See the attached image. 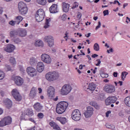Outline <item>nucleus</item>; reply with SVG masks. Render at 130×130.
Listing matches in <instances>:
<instances>
[{
    "label": "nucleus",
    "instance_id": "f257e3e1",
    "mask_svg": "<svg viewBox=\"0 0 130 130\" xmlns=\"http://www.w3.org/2000/svg\"><path fill=\"white\" fill-rule=\"evenodd\" d=\"M69 106V103L66 101L60 102L58 104H57L56 108V112L58 114H62L67 108Z\"/></svg>",
    "mask_w": 130,
    "mask_h": 130
},
{
    "label": "nucleus",
    "instance_id": "f03ea898",
    "mask_svg": "<svg viewBox=\"0 0 130 130\" xmlns=\"http://www.w3.org/2000/svg\"><path fill=\"white\" fill-rule=\"evenodd\" d=\"M44 17H45V12H44V10L42 9L38 10L35 15L36 21H37V22H42L44 19Z\"/></svg>",
    "mask_w": 130,
    "mask_h": 130
},
{
    "label": "nucleus",
    "instance_id": "7ed1b4c3",
    "mask_svg": "<svg viewBox=\"0 0 130 130\" xmlns=\"http://www.w3.org/2000/svg\"><path fill=\"white\" fill-rule=\"evenodd\" d=\"M59 77V75L57 72H49L46 75V79L48 81H50L51 82L52 81H54V80H56L58 79Z\"/></svg>",
    "mask_w": 130,
    "mask_h": 130
},
{
    "label": "nucleus",
    "instance_id": "20e7f679",
    "mask_svg": "<svg viewBox=\"0 0 130 130\" xmlns=\"http://www.w3.org/2000/svg\"><path fill=\"white\" fill-rule=\"evenodd\" d=\"M18 10L21 15H25V14H27V12H28L27 6L23 2L18 3Z\"/></svg>",
    "mask_w": 130,
    "mask_h": 130
},
{
    "label": "nucleus",
    "instance_id": "39448f33",
    "mask_svg": "<svg viewBox=\"0 0 130 130\" xmlns=\"http://www.w3.org/2000/svg\"><path fill=\"white\" fill-rule=\"evenodd\" d=\"M72 118L73 120H75V121L80 120L82 118V115H81L80 110L78 109L74 110L72 113Z\"/></svg>",
    "mask_w": 130,
    "mask_h": 130
},
{
    "label": "nucleus",
    "instance_id": "423d86ee",
    "mask_svg": "<svg viewBox=\"0 0 130 130\" xmlns=\"http://www.w3.org/2000/svg\"><path fill=\"white\" fill-rule=\"evenodd\" d=\"M12 123V117L11 116L5 117L1 121H0V126H5L9 125Z\"/></svg>",
    "mask_w": 130,
    "mask_h": 130
},
{
    "label": "nucleus",
    "instance_id": "0eeeda50",
    "mask_svg": "<svg viewBox=\"0 0 130 130\" xmlns=\"http://www.w3.org/2000/svg\"><path fill=\"white\" fill-rule=\"evenodd\" d=\"M72 91V86L70 84L64 85L61 89V95H68Z\"/></svg>",
    "mask_w": 130,
    "mask_h": 130
},
{
    "label": "nucleus",
    "instance_id": "6e6552de",
    "mask_svg": "<svg viewBox=\"0 0 130 130\" xmlns=\"http://www.w3.org/2000/svg\"><path fill=\"white\" fill-rule=\"evenodd\" d=\"M87 110L84 113L86 118H90L94 113V109L92 107L88 106L86 108Z\"/></svg>",
    "mask_w": 130,
    "mask_h": 130
},
{
    "label": "nucleus",
    "instance_id": "1a4fd4ad",
    "mask_svg": "<svg viewBox=\"0 0 130 130\" xmlns=\"http://www.w3.org/2000/svg\"><path fill=\"white\" fill-rule=\"evenodd\" d=\"M12 95L16 101H21V100H22V96L20 95V93L17 89H14L12 90Z\"/></svg>",
    "mask_w": 130,
    "mask_h": 130
},
{
    "label": "nucleus",
    "instance_id": "9d476101",
    "mask_svg": "<svg viewBox=\"0 0 130 130\" xmlns=\"http://www.w3.org/2000/svg\"><path fill=\"white\" fill-rule=\"evenodd\" d=\"M26 72L31 78L37 76V70L32 67H28L26 69Z\"/></svg>",
    "mask_w": 130,
    "mask_h": 130
},
{
    "label": "nucleus",
    "instance_id": "9b49d317",
    "mask_svg": "<svg viewBox=\"0 0 130 130\" xmlns=\"http://www.w3.org/2000/svg\"><path fill=\"white\" fill-rule=\"evenodd\" d=\"M104 90L107 93L111 94V93H114V92H115V87L113 85H107L104 86Z\"/></svg>",
    "mask_w": 130,
    "mask_h": 130
},
{
    "label": "nucleus",
    "instance_id": "f8f14e48",
    "mask_svg": "<svg viewBox=\"0 0 130 130\" xmlns=\"http://www.w3.org/2000/svg\"><path fill=\"white\" fill-rule=\"evenodd\" d=\"M44 40L45 42L48 43V46L50 47H52L54 44V40L53 37L51 36H46L44 38Z\"/></svg>",
    "mask_w": 130,
    "mask_h": 130
},
{
    "label": "nucleus",
    "instance_id": "ddd939ff",
    "mask_svg": "<svg viewBox=\"0 0 130 130\" xmlns=\"http://www.w3.org/2000/svg\"><path fill=\"white\" fill-rule=\"evenodd\" d=\"M41 57L42 61L45 62V63H51L52 60L49 55L47 54H43Z\"/></svg>",
    "mask_w": 130,
    "mask_h": 130
},
{
    "label": "nucleus",
    "instance_id": "4468645a",
    "mask_svg": "<svg viewBox=\"0 0 130 130\" xmlns=\"http://www.w3.org/2000/svg\"><path fill=\"white\" fill-rule=\"evenodd\" d=\"M117 101V98L116 96H109L105 100V104L106 105H110L112 103H115Z\"/></svg>",
    "mask_w": 130,
    "mask_h": 130
},
{
    "label": "nucleus",
    "instance_id": "2eb2a0df",
    "mask_svg": "<svg viewBox=\"0 0 130 130\" xmlns=\"http://www.w3.org/2000/svg\"><path fill=\"white\" fill-rule=\"evenodd\" d=\"M14 81L15 82V84L16 85H17V86H21V85L23 84V83L24 82V80L21 77L19 76H15L14 78Z\"/></svg>",
    "mask_w": 130,
    "mask_h": 130
},
{
    "label": "nucleus",
    "instance_id": "dca6fc26",
    "mask_svg": "<svg viewBox=\"0 0 130 130\" xmlns=\"http://www.w3.org/2000/svg\"><path fill=\"white\" fill-rule=\"evenodd\" d=\"M15 48H16V47H15L14 45L9 44L5 49V50L7 52H9V53H11V52H13V51L15 50Z\"/></svg>",
    "mask_w": 130,
    "mask_h": 130
},
{
    "label": "nucleus",
    "instance_id": "f3484780",
    "mask_svg": "<svg viewBox=\"0 0 130 130\" xmlns=\"http://www.w3.org/2000/svg\"><path fill=\"white\" fill-rule=\"evenodd\" d=\"M37 93V89L35 87H32L29 93V97L30 99H34L36 97Z\"/></svg>",
    "mask_w": 130,
    "mask_h": 130
},
{
    "label": "nucleus",
    "instance_id": "a211bd4d",
    "mask_svg": "<svg viewBox=\"0 0 130 130\" xmlns=\"http://www.w3.org/2000/svg\"><path fill=\"white\" fill-rule=\"evenodd\" d=\"M37 70L39 73H42L44 70V64L42 62H39L37 66Z\"/></svg>",
    "mask_w": 130,
    "mask_h": 130
},
{
    "label": "nucleus",
    "instance_id": "6ab92c4d",
    "mask_svg": "<svg viewBox=\"0 0 130 130\" xmlns=\"http://www.w3.org/2000/svg\"><path fill=\"white\" fill-rule=\"evenodd\" d=\"M48 95L50 98H52L54 96V88L52 86H50L48 88Z\"/></svg>",
    "mask_w": 130,
    "mask_h": 130
},
{
    "label": "nucleus",
    "instance_id": "aec40b11",
    "mask_svg": "<svg viewBox=\"0 0 130 130\" xmlns=\"http://www.w3.org/2000/svg\"><path fill=\"white\" fill-rule=\"evenodd\" d=\"M34 109L37 112H39L42 110V108H43V107L41 104L39 103H36L34 105Z\"/></svg>",
    "mask_w": 130,
    "mask_h": 130
},
{
    "label": "nucleus",
    "instance_id": "412c9836",
    "mask_svg": "<svg viewBox=\"0 0 130 130\" xmlns=\"http://www.w3.org/2000/svg\"><path fill=\"white\" fill-rule=\"evenodd\" d=\"M49 11L51 14H55V13H57V5H52L51 8H49Z\"/></svg>",
    "mask_w": 130,
    "mask_h": 130
},
{
    "label": "nucleus",
    "instance_id": "4be33fe9",
    "mask_svg": "<svg viewBox=\"0 0 130 130\" xmlns=\"http://www.w3.org/2000/svg\"><path fill=\"white\" fill-rule=\"evenodd\" d=\"M62 9L63 12L65 13H68L69 12V10H70V5L68 3H62Z\"/></svg>",
    "mask_w": 130,
    "mask_h": 130
},
{
    "label": "nucleus",
    "instance_id": "5701e85b",
    "mask_svg": "<svg viewBox=\"0 0 130 130\" xmlns=\"http://www.w3.org/2000/svg\"><path fill=\"white\" fill-rule=\"evenodd\" d=\"M49 125L50 126L53 127V129L55 130H61L59 126L57 124L53 121H51L49 122Z\"/></svg>",
    "mask_w": 130,
    "mask_h": 130
},
{
    "label": "nucleus",
    "instance_id": "b1692460",
    "mask_svg": "<svg viewBox=\"0 0 130 130\" xmlns=\"http://www.w3.org/2000/svg\"><path fill=\"white\" fill-rule=\"evenodd\" d=\"M29 63L30 66H35V64H37V59L34 57H30L29 60Z\"/></svg>",
    "mask_w": 130,
    "mask_h": 130
},
{
    "label": "nucleus",
    "instance_id": "393cba45",
    "mask_svg": "<svg viewBox=\"0 0 130 130\" xmlns=\"http://www.w3.org/2000/svg\"><path fill=\"white\" fill-rule=\"evenodd\" d=\"M19 36L25 37L27 35V31L25 29H21L19 32Z\"/></svg>",
    "mask_w": 130,
    "mask_h": 130
},
{
    "label": "nucleus",
    "instance_id": "a878e982",
    "mask_svg": "<svg viewBox=\"0 0 130 130\" xmlns=\"http://www.w3.org/2000/svg\"><path fill=\"white\" fill-rule=\"evenodd\" d=\"M56 120L60 121L62 124H64L67 122V119L65 117H58L56 118Z\"/></svg>",
    "mask_w": 130,
    "mask_h": 130
},
{
    "label": "nucleus",
    "instance_id": "bb28decb",
    "mask_svg": "<svg viewBox=\"0 0 130 130\" xmlns=\"http://www.w3.org/2000/svg\"><path fill=\"white\" fill-rule=\"evenodd\" d=\"M51 21V19L50 18H47L46 19V22L45 23V25L44 28L45 29H47V28H49L50 27V25H49V22Z\"/></svg>",
    "mask_w": 130,
    "mask_h": 130
},
{
    "label": "nucleus",
    "instance_id": "cd10ccee",
    "mask_svg": "<svg viewBox=\"0 0 130 130\" xmlns=\"http://www.w3.org/2000/svg\"><path fill=\"white\" fill-rule=\"evenodd\" d=\"M87 89H89L90 91H94L96 89V85L93 83H90Z\"/></svg>",
    "mask_w": 130,
    "mask_h": 130
},
{
    "label": "nucleus",
    "instance_id": "c85d7f7f",
    "mask_svg": "<svg viewBox=\"0 0 130 130\" xmlns=\"http://www.w3.org/2000/svg\"><path fill=\"white\" fill-rule=\"evenodd\" d=\"M124 103L126 106H128V107H130V96H128L126 97L124 99Z\"/></svg>",
    "mask_w": 130,
    "mask_h": 130
},
{
    "label": "nucleus",
    "instance_id": "c756f323",
    "mask_svg": "<svg viewBox=\"0 0 130 130\" xmlns=\"http://www.w3.org/2000/svg\"><path fill=\"white\" fill-rule=\"evenodd\" d=\"M12 41L15 44H20V43L22 42V41L19 38H14V39H12Z\"/></svg>",
    "mask_w": 130,
    "mask_h": 130
},
{
    "label": "nucleus",
    "instance_id": "7c9ffc66",
    "mask_svg": "<svg viewBox=\"0 0 130 130\" xmlns=\"http://www.w3.org/2000/svg\"><path fill=\"white\" fill-rule=\"evenodd\" d=\"M4 104L5 105H7V106H12V104L13 103H12V101L10 100V99H7L4 101Z\"/></svg>",
    "mask_w": 130,
    "mask_h": 130
},
{
    "label": "nucleus",
    "instance_id": "2f4dec72",
    "mask_svg": "<svg viewBox=\"0 0 130 130\" xmlns=\"http://www.w3.org/2000/svg\"><path fill=\"white\" fill-rule=\"evenodd\" d=\"M15 21L17 22V25H19V24H20V23L23 21V17L21 16H18L16 17Z\"/></svg>",
    "mask_w": 130,
    "mask_h": 130
},
{
    "label": "nucleus",
    "instance_id": "473e14b6",
    "mask_svg": "<svg viewBox=\"0 0 130 130\" xmlns=\"http://www.w3.org/2000/svg\"><path fill=\"white\" fill-rule=\"evenodd\" d=\"M17 35L18 32L16 30H12L10 32V36L11 38H14V37Z\"/></svg>",
    "mask_w": 130,
    "mask_h": 130
},
{
    "label": "nucleus",
    "instance_id": "72a5a7b5",
    "mask_svg": "<svg viewBox=\"0 0 130 130\" xmlns=\"http://www.w3.org/2000/svg\"><path fill=\"white\" fill-rule=\"evenodd\" d=\"M89 104L91 106H93L94 108H95L96 109H99V106L98 105V104L96 103L95 102H91L89 103Z\"/></svg>",
    "mask_w": 130,
    "mask_h": 130
},
{
    "label": "nucleus",
    "instance_id": "f704fd0d",
    "mask_svg": "<svg viewBox=\"0 0 130 130\" xmlns=\"http://www.w3.org/2000/svg\"><path fill=\"white\" fill-rule=\"evenodd\" d=\"M106 127H107V128H110V129L112 130H115V126H114L112 124L107 123L106 124Z\"/></svg>",
    "mask_w": 130,
    "mask_h": 130
},
{
    "label": "nucleus",
    "instance_id": "c9c22d12",
    "mask_svg": "<svg viewBox=\"0 0 130 130\" xmlns=\"http://www.w3.org/2000/svg\"><path fill=\"white\" fill-rule=\"evenodd\" d=\"M37 3L39 5H41L42 6H45L46 5V0H37Z\"/></svg>",
    "mask_w": 130,
    "mask_h": 130
},
{
    "label": "nucleus",
    "instance_id": "e433bc0d",
    "mask_svg": "<svg viewBox=\"0 0 130 130\" xmlns=\"http://www.w3.org/2000/svg\"><path fill=\"white\" fill-rule=\"evenodd\" d=\"M35 46L40 47V46H43V42L42 41H37L35 43Z\"/></svg>",
    "mask_w": 130,
    "mask_h": 130
},
{
    "label": "nucleus",
    "instance_id": "4c0bfd02",
    "mask_svg": "<svg viewBox=\"0 0 130 130\" xmlns=\"http://www.w3.org/2000/svg\"><path fill=\"white\" fill-rule=\"evenodd\" d=\"M26 115H28V116H32L33 115V110L32 109H27L26 110Z\"/></svg>",
    "mask_w": 130,
    "mask_h": 130
},
{
    "label": "nucleus",
    "instance_id": "58836bf2",
    "mask_svg": "<svg viewBox=\"0 0 130 130\" xmlns=\"http://www.w3.org/2000/svg\"><path fill=\"white\" fill-rule=\"evenodd\" d=\"M128 74V73L126 72H122L121 77L122 81H124L125 78L126 77V76H127Z\"/></svg>",
    "mask_w": 130,
    "mask_h": 130
},
{
    "label": "nucleus",
    "instance_id": "ea45409f",
    "mask_svg": "<svg viewBox=\"0 0 130 130\" xmlns=\"http://www.w3.org/2000/svg\"><path fill=\"white\" fill-rule=\"evenodd\" d=\"M9 61L11 64H16V59L13 57H10L9 59Z\"/></svg>",
    "mask_w": 130,
    "mask_h": 130
},
{
    "label": "nucleus",
    "instance_id": "a19ab883",
    "mask_svg": "<svg viewBox=\"0 0 130 130\" xmlns=\"http://www.w3.org/2000/svg\"><path fill=\"white\" fill-rule=\"evenodd\" d=\"M93 48L95 51H99V45L98 43L94 44Z\"/></svg>",
    "mask_w": 130,
    "mask_h": 130
},
{
    "label": "nucleus",
    "instance_id": "79ce46f5",
    "mask_svg": "<svg viewBox=\"0 0 130 130\" xmlns=\"http://www.w3.org/2000/svg\"><path fill=\"white\" fill-rule=\"evenodd\" d=\"M9 25H11V26H15V24H17V21H16V19L15 21L11 20L9 22Z\"/></svg>",
    "mask_w": 130,
    "mask_h": 130
},
{
    "label": "nucleus",
    "instance_id": "37998d69",
    "mask_svg": "<svg viewBox=\"0 0 130 130\" xmlns=\"http://www.w3.org/2000/svg\"><path fill=\"white\" fill-rule=\"evenodd\" d=\"M5 78V73L0 71V80H3Z\"/></svg>",
    "mask_w": 130,
    "mask_h": 130
},
{
    "label": "nucleus",
    "instance_id": "c03bdc74",
    "mask_svg": "<svg viewBox=\"0 0 130 130\" xmlns=\"http://www.w3.org/2000/svg\"><path fill=\"white\" fill-rule=\"evenodd\" d=\"M78 7H79V3L77 2H74L72 9H73V10H74V9H76V8H78Z\"/></svg>",
    "mask_w": 130,
    "mask_h": 130
},
{
    "label": "nucleus",
    "instance_id": "a18cd8bd",
    "mask_svg": "<svg viewBox=\"0 0 130 130\" xmlns=\"http://www.w3.org/2000/svg\"><path fill=\"white\" fill-rule=\"evenodd\" d=\"M100 75L102 78H108V74H105V73H102L100 74Z\"/></svg>",
    "mask_w": 130,
    "mask_h": 130
},
{
    "label": "nucleus",
    "instance_id": "49530a36",
    "mask_svg": "<svg viewBox=\"0 0 130 130\" xmlns=\"http://www.w3.org/2000/svg\"><path fill=\"white\" fill-rule=\"evenodd\" d=\"M38 117L39 118H43V117H44V115L42 113H39L38 114Z\"/></svg>",
    "mask_w": 130,
    "mask_h": 130
},
{
    "label": "nucleus",
    "instance_id": "de8ad7c7",
    "mask_svg": "<svg viewBox=\"0 0 130 130\" xmlns=\"http://www.w3.org/2000/svg\"><path fill=\"white\" fill-rule=\"evenodd\" d=\"M61 20H62V21H66V20H67V15L63 14L61 16Z\"/></svg>",
    "mask_w": 130,
    "mask_h": 130
},
{
    "label": "nucleus",
    "instance_id": "09e8293b",
    "mask_svg": "<svg viewBox=\"0 0 130 130\" xmlns=\"http://www.w3.org/2000/svg\"><path fill=\"white\" fill-rule=\"evenodd\" d=\"M104 16H107L109 14V11L108 10H104L103 11Z\"/></svg>",
    "mask_w": 130,
    "mask_h": 130
},
{
    "label": "nucleus",
    "instance_id": "8fccbe9b",
    "mask_svg": "<svg viewBox=\"0 0 130 130\" xmlns=\"http://www.w3.org/2000/svg\"><path fill=\"white\" fill-rule=\"evenodd\" d=\"M96 61H98V63L95 64L96 67H100V63H101V60L100 59H97Z\"/></svg>",
    "mask_w": 130,
    "mask_h": 130
},
{
    "label": "nucleus",
    "instance_id": "3c124183",
    "mask_svg": "<svg viewBox=\"0 0 130 130\" xmlns=\"http://www.w3.org/2000/svg\"><path fill=\"white\" fill-rule=\"evenodd\" d=\"M101 27V22L100 21L98 22V25L95 27V30H98L99 28Z\"/></svg>",
    "mask_w": 130,
    "mask_h": 130
},
{
    "label": "nucleus",
    "instance_id": "603ef678",
    "mask_svg": "<svg viewBox=\"0 0 130 130\" xmlns=\"http://www.w3.org/2000/svg\"><path fill=\"white\" fill-rule=\"evenodd\" d=\"M110 113H111V111H108L106 113V117H108L109 116V114H110Z\"/></svg>",
    "mask_w": 130,
    "mask_h": 130
},
{
    "label": "nucleus",
    "instance_id": "864d4df0",
    "mask_svg": "<svg viewBox=\"0 0 130 130\" xmlns=\"http://www.w3.org/2000/svg\"><path fill=\"white\" fill-rule=\"evenodd\" d=\"M0 21L1 24H5V23H6V20H5L4 18H1Z\"/></svg>",
    "mask_w": 130,
    "mask_h": 130
},
{
    "label": "nucleus",
    "instance_id": "5fc2aeb1",
    "mask_svg": "<svg viewBox=\"0 0 130 130\" xmlns=\"http://www.w3.org/2000/svg\"><path fill=\"white\" fill-rule=\"evenodd\" d=\"M81 17H82V14L80 12H78L77 14V18L78 19H81Z\"/></svg>",
    "mask_w": 130,
    "mask_h": 130
},
{
    "label": "nucleus",
    "instance_id": "6e6d98bb",
    "mask_svg": "<svg viewBox=\"0 0 130 130\" xmlns=\"http://www.w3.org/2000/svg\"><path fill=\"white\" fill-rule=\"evenodd\" d=\"M98 55L97 54H93V55H91V57L93 58H95L96 57H98Z\"/></svg>",
    "mask_w": 130,
    "mask_h": 130
},
{
    "label": "nucleus",
    "instance_id": "4d7b16f0",
    "mask_svg": "<svg viewBox=\"0 0 130 130\" xmlns=\"http://www.w3.org/2000/svg\"><path fill=\"white\" fill-rule=\"evenodd\" d=\"M126 23L128 24V23H129V22H130V19H129V18L128 17H126Z\"/></svg>",
    "mask_w": 130,
    "mask_h": 130
},
{
    "label": "nucleus",
    "instance_id": "13d9d810",
    "mask_svg": "<svg viewBox=\"0 0 130 130\" xmlns=\"http://www.w3.org/2000/svg\"><path fill=\"white\" fill-rule=\"evenodd\" d=\"M6 68L7 69L8 71H11V66L9 65H6Z\"/></svg>",
    "mask_w": 130,
    "mask_h": 130
},
{
    "label": "nucleus",
    "instance_id": "bf43d9fd",
    "mask_svg": "<svg viewBox=\"0 0 130 130\" xmlns=\"http://www.w3.org/2000/svg\"><path fill=\"white\" fill-rule=\"evenodd\" d=\"M113 75L114 77H115V78H117V75H118V73H117V72H114Z\"/></svg>",
    "mask_w": 130,
    "mask_h": 130
},
{
    "label": "nucleus",
    "instance_id": "052dcab7",
    "mask_svg": "<svg viewBox=\"0 0 130 130\" xmlns=\"http://www.w3.org/2000/svg\"><path fill=\"white\" fill-rule=\"evenodd\" d=\"M28 119L32 122H34V123H35V120H34V119L33 118H29Z\"/></svg>",
    "mask_w": 130,
    "mask_h": 130
},
{
    "label": "nucleus",
    "instance_id": "680f3d73",
    "mask_svg": "<svg viewBox=\"0 0 130 130\" xmlns=\"http://www.w3.org/2000/svg\"><path fill=\"white\" fill-rule=\"evenodd\" d=\"M119 116H121V117H122V116H123V113H122V112H120L119 113Z\"/></svg>",
    "mask_w": 130,
    "mask_h": 130
},
{
    "label": "nucleus",
    "instance_id": "e2e57ef3",
    "mask_svg": "<svg viewBox=\"0 0 130 130\" xmlns=\"http://www.w3.org/2000/svg\"><path fill=\"white\" fill-rule=\"evenodd\" d=\"M85 37H87V38H89V37L90 36H91V33H88V34H87V35H85Z\"/></svg>",
    "mask_w": 130,
    "mask_h": 130
},
{
    "label": "nucleus",
    "instance_id": "0e129e2a",
    "mask_svg": "<svg viewBox=\"0 0 130 130\" xmlns=\"http://www.w3.org/2000/svg\"><path fill=\"white\" fill-rule=\"evenodd\" d=\"M127 3H125L123 5V8L125 9V7H127Z\"/></svg>",
    "mask_w": 130,
    "mask_h": 130
},
{
    "label": "nucleus",
    "instance_id": "69168bd1",
    "mask_svg": "<svg viewBox=\"0 0 130 130\" xmlns=\"http://www.w3.org/2000/svg\"><path fill=\"white\" fill-rule=\"evenodd\" d=\"M122 81H119L118 83H117V84H119V85L120 86H122Z\"/></svg>",
    "mask_w": 130,
    "mask_h": 130
},
{
    "label": "nucleus",
    "instance_id": "338daca9",
    "mask_svg": "<svg viewBox=\"0 0 130 130\" xmlns=\"http://www.w3.org/2000/svg\"><path fill=\"white\" fill-rule=\"evenodd\" d=\"M38 90H39V93L40 94L42 92V89H41V88L39 87V88H38Z\"/></svg>",
    "mask_w": 130,
    "mask_h": 130
},
{
    "label": "nucleus",
    "instance_id": "774afa93",
    "mask_svg": "<svg viewBox=\"0 0 130 130\" xmlns=\"http://www.w3.org/2000/svg\"><path fill=\"white\" fill-rule=\"evenodd\" d=\"M86 57L88 58L89 60H91L92 59V58H91V57H90V55H87Z\"/></svg>",
    "mask_w": 130,
    "mask_h": 130
}]
</instances>
